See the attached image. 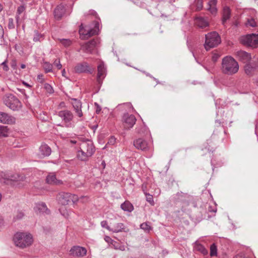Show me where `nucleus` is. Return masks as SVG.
Wrapping results in <instances>:
<instances>
[{
    "instance_id": "obj_18",
    "label": "nucleus",
    "mask_w": 258,
    "mask_h": 258,
    "mask_svg": "<svg viewBox=\"0 0 258 258\" xmlns=\"http://www.w3.org/2000/svg\"><path fill=\"white\" fill-rule=\"evenodd\" d=\"M236 56L237 58L243 63H247L251 59L250 54L243 50L237 51Z\"/></svg>"
},
{
    "instance_id": "obj_45",
    "label": "nucleus",
    "mask_w": 258,
    "mask_h": 258,
    "mask_svg": "<svg viewBox=\"0 0 258 258\" xmlns=\"http://www.w3.org/2000/svg\"><path fill=\"white\" fill-rule=\"evenodd\" d=\"M24 216L23 213L21 212H18L17 215L14 217V219L16 221L22 219Z\"/></svg>"
},
{
    "instance_id": "obj_55",
    "label": "nucleus",
    "mask_w": 258,
    "mask_h": 258,
    "mask_svg": "<svg viewBox=\"0 0 258 258\" xmlns=\"http://www.w3.org/2000/svg\"><path fill=\"white\" fill-rule=\"evenodd\" d=\"M95 106H97V109H96V112L97 114H98L100 112V111L101 110V108L97 103H95Z\"/></svg>"
},
{
    "instance_id": "obj_25",
    "label": "nucleus",
    "mask_w": 258,
    "mask_h": 258,
    "mask_svg": "<svg viewBox=\"0 0 258 258\" xmlns=\"http://www.w3.org/2000/svg\"><path fill=\"white\" fill-rule=\"evenodd\" d=\"M197 25L201 28H204L209 26V22L207 19L199 17L196 19Z\"/></svg>"
},
{
    "instance_id": "obj_24",
    "label": "nucleus",
    "mask_w": 258,
    "mask_h": 258,
    "mask_svg": "<svg viewBox=\"0 0 258 258\" xmlns=\"http://www.w3.org/2000/svg\"><path fill=\"white\" fill-rule=\"evenodd\" d=\"M34 209L36 212L42 213H47L48 211L47 206L44 203H40L37 204L34 208Z\"/></svg>"
},
{
    "instance_id": "obj_56",
    "label": "nucleus",
    "mask_w": 258,
    "mask_h": 258,
    "mask_svg": "<svg viewBox=\"0 0 258 258\" xmlns=\"http://www.w3.org/2000/svg\"><path fill=\"white\" fill-rule=\"evenodd\" d=\"M125 106H126L128 108H131L132 110H134V108L132 106V105L131 103H126L124 104Z\"/></svg>"
},
{
    "instance_id": "obj_4",
    "label": "nucleus",
    "mask_w": 258,
    "mask_h": 258,
    "mask_svg": "<svg viewBox=\"0 0 258 258\" xmlns=\"http://www.w3.org/2000/svg\"><path fill=\"white\" fill-rule=\"evenodd\" d=\"M221 43V37L216 31L205 35L204 47L207 51L217 46Z\"/></svg>"
},
{
    "instance_id": "obj_50",
    "label": "nucleus",
    "mask_w": 258,
    "mask_h": 258,
    "mask_svg": "<svg viewBox=\"0 0 258 258\" xmlns=\"http://www.w3.org/2000/svg\"><path fill=\"white\" fill-rule=\"evenodd\" d=\"M37 80L38 82L40 83H43L44 82V79L43 78V75L42 74L38 75L37 77Z\"/></svg>"
},
{
    "instance_id": "obj_13",
    "label": "nucleus",
    "mask_w": 258,
    "mask_h": 258,
    "mask_svg": "<svg viewBox=\"0 0 258 258\" xmlns=\"http://www.w3.org/2000/svg\"><path fill=\"white\" fill-rule=\"evenodd\" d=\"M70 252L73 256L83 257L86 254L87 250L83 247L75 246L71 249Z\"/></svg>"
},
{
    "instance_id": "obj_19",
    "label": "nucleus",
    "mask_w": 258,
    "mask_h": 258,
    "mask_svg": "<svg viewBox=\"0 0 258 258\" xmlns=\"http://www.w3.org/2000/svg\"><path fill=\"white\" fill-rule=\"evenodd\" d=\"M70 193L60 192L57 196V200L58 202L63 205H66L69 204L70 201Z\"/></svg>"
},
{
    "instance_id": "obj_47",
    "label": "nucleus",
    "mask_w": 258,
    "mask_h": 258,
    "mask_svg": "<svg viewBox=\"0 0 258 258\" xmlns=\"http://www.w3.org/2000/svg\"><path fill=\"white\" fill-rule=\"evenodd\" d=\"M208 10L213 15H215L217 13V11L216 7H208Z\"/></svg>"
},
{
    "instance_id": "obj_37",
    "label": "nucleus",
    "mask_w": 258,
    "mask_h": 258,
    "mask_svg": "<svg viewBox=\"0 0 258 258\" xmlns=\"http://www.w3.org/2000/svg\"><path fill=\"white\" fill-rule=\"evenodd\" d=\"M74 109V110L75 111V112L79 117H81L83 116V114L82 111V105L79 106H76L75 107H73Z\"/></svg>"
},
{
    "instance_id": "obj_32",
    "label": "nucleus",
    "mask_w": 258,
    "mask_h": 258,
    "mask_svg": "<svg viewBox=\"0 0 258 258\" xmlns=\"http://www.w3.org/2000/svg\"><path fill=\"white\" fill-rule=\"evenodd\" d=\"M44 39L43 35L40 34L38 31H35L33 41L35 42H39Z\"/></svg>"
},
{
    "instance_id": "obj_12",
    "label": "nucleus",
    "mask_w": 258,
    "mask_h": 258,
    "mask_svg": "<svg viewBox=\"0 0 258 258\" xmlns=\"http://www.w3.org/2000/svg\"><path fill=\"white\" fill-rule=\"evenodd\" d=\"M94 70L90 67L89 64L86 62H83L77 64L75 67V71L76 73H89L91 74Z\"/></svg>"
},
{
    "instance_id": "obj_3",
    "label": "nucleus",
    "mask_w": 258,
    "mask_h": 258,
    "mask_svg": "<svg viewBox=\"0 0 258 258\" xmlns=\"http://www.w3.org/2000/svg\"><path fill=\"white\" fill-rule=\"evenodd\" d=\"M13 240L17 246L22 248L29 246L33 241L31 234L23 232L15 234Z\"/></svg>"
},
{
    "instance_id": "obj_36",
    "label": "nucleus",
    "mask_w": 258,
    "mask_h": 258,
    "mask_svg": "<svg viewBox=\"0 0 258 258\" xmlns=\"http://www.w3.org/2000/svg\"><path fill=\"white\" fill-rule=\"evenodd\" d=\"M217 253V249L216 245L213 243L210 246V255L211 256H216Z\"/></svg>"
},
{
    "instance_id": "obj_59",
    "label": "nucleus",
    "mask_w": 258,
    "mask_h": 258,
    "mask_svg": "<svg viewBox=\"0 0 258 258\" xmlns=\"http://www.w3.org/2000/svg\"><path fill=\"white\" fill-rule=\"evenodd\" d=\"M61 73H62V76L63 77H66V71H65V70H64V69H63V70L62 71Z\"/></svg>"
},
{
    "instance_id": "obj_49",
    "label": "nucleus",
    "mask_w": 258,
    "mask_h": 258,
    "mask_svg": "<svg viewBox=\"0 0 258 258\" xmlns=\"http://www.w3.org/2000/svg\"><path fill=\"white\" fill-rule=\"evenodd\" d=\"M217 0H210L208 2V7H216Z\"/></svg>"
},
{
    "instance_id": "obj_51",
    "label": "nucleus",
    "mask_w": 258,
    "mask_h": 258,
    "mask_svg": "<svg viewBox=\"0 0 258 258\" xmlns=\"http://www.w3.org/2000/svg\"><path fill=\"white\" fill-rule=\"evenodd\" d=\"M112 245L113 246L114 248L115 249H119L121 251H124L125 249V246L122 245H119V246H116V245L115 244H112Z\"/></svg>"
},
{
    "instance_id": "obj_52",
    "label": "nucleus",
    "mask_w": 258,
    "mask_h": 258,
    "mask_svg": "<svg viewBox=\"0 0 258 258\" xmlns=\"http://www.w3.org/2000/svg\"><path fill=\"white\" fill-rule=\"evenodd\" d=\"M220 55L217 53H213L212 55V60L213 61H216L219 58Z\"/></svg>"
},
{
    "instance_id": "obj_6",
    "label": "nucleus",
    "mask_w": 258,
    "mask_h": 258,
    "mask_svg": "<svg viewBox=\"0 0 258 258\" xmlns=\"http://www.w3.org/2000/svg\"><path fill=\"white\" fill-rule=\"evenodd\" d=\"M240 41L244 45L256 48L258 46V34L252 33L242 36Z\"/></svg>"
},
{
    "instance_id": "obj_41",
    "label": "nucleus",
    "mask_w": 258,
    "mask_h": 258,
    "mask_svg": "<svg viewBox=\"0 0 258 258\" xmlns=\"http://www.w3.org/2000/svg\"><path fill=\"white\" fill-rule=\"evenodd\" d=\"M8 27L9 29H14L15 28V24L13 18H10L9 19Z\"/></svg>"
},
{
    "instance_id": "obj_40",
    "label": "nucleus",
    "mask_w": 258,
    "mask_h": 258,
    "mask_svg": "<svg viewBox=\"0 0 258 258\" xmlns=\"http://www.w3.org/2000/svg\"><path fill=\"white\" fill-rule=\"evenodd\" d=\"M71 100H72L71 103L72 104L73 107L82 105V102L80 100H79L77 99L72 98V99H71Z\"/></svg>"
},
{
    "instance_id": "obj_27",
    "label": "nucleus",
    "mask_w": 258,
    "mask_h": 258,
    "mask_svg": "<svg viewBox=\"0 0 258 258\" xmlns=\"http://www.w3.org/2000/svg\"><path fill=\"white\" fill-rule=\"evenodd\" d=\"M110 231L113 232H119L124 229V225L122 223H117L112 225L111 227Z\"/></svg>"
},
{
    "instance_id": "obj_1",
    "label": "nucleus",
    "mask_w": 258,
    "mask_h": 258,
    "mask_svg": "<svg viewBox=\"0 0 258 258\" xmlns=\"http://www.w3.org/2000/svg\"><path fill=\"white\" fill-rule=\"evenodd\" d=\"M95 151L93 142L90 140H86L80 144L76 157L79 160L86 162L94 155Z\"/></svg>"
},
{
    "instance_id": "obj_31",
    "label": "nucleus",
    "mask_w": 258,
    "mask_h": 258,
    "mask_svg": "<svg viewBox=\"0 0 258 258\" xmlns=\"http://www.w3.org/2000/svg\"><path fill=\"white\" fill-rule=\"evenodd\" d=\"M43 68L46 73L52 72V64L48 62H44L43 64Z\"/></svg>"
},
{
    "instance_id": "obj_44",
    "label": "nucleus",
    "mask_w": 258,
    "mask_h": 258,
    "mask_svg": "<svg viewBox=\"0 0 258 258\" xmlns=\"http://www.w3.org/2000/svg\"><path fill=\"white\" fill-rule=\"evenodd\" d=\"M115 142L116 138L112 136L109 139L107 145H113L115 144Z\"/></svg>"
},
{
    "instance_id": "obj_39",
    "label": "nucleus",
    "mask_w": 258,
    "mask_h": 258,
    "mask_svg": "<svg viewBox=\"0 0 258 258\" xmlns=\"http://www.w3.org/2000/svg\"><path fill=\"white\" fill-rule=\"evenodd\" d=\"M44 89L46 91V92L49 94H52L53 93V89L52 86L48 83H45L44 84Z\"/></svg>"
},
{
    "instance_id": "obj_53",
    "label": "nucleus",
    "mask_w": 258,
    "mask_h": 258,
    "mask_svg": "<svg viewBox=\"0 0 258 258\" xmlns=\"http://www.w3.org/2000/svg\"><path fill=\"white\" fill-rule=\"evenodd\" d=\"M6 62H7V61H5L3 62L0 65L3 66V69L4 71H8L9 70V67L8 66V65L7 64Z\"/></svg>"
},
{
    "instance_id": "obj_38",
    "label": "nucleus",
    "mask_w": 258,
    "mask_h": 258,
    "mask_svg": "<svg viewBox=\"0 0 258 258\" xmlns=\"http://www.w3.org/2000/svg\"><path fill=\"white\" fill-rule=\"evenodd\" d=\"M195 5L197 10L200 11L203 7V0H195Z\"/></svg>"
},
{
    "instance_id": "obj_61",
    "label": "nucleus",
    "mask_w": 258,
    "mask_h": 258,
    "mask_svg": "<svg viewBox=\"0 0 258 258\" xmlns=\"http://www.w3.org/2000/svg\"><path fill=\"white\" fill-rule=\"evenodd\" d=\"M16 65V62L14 61L11 66H12V68H14L15 67Z\"/></svg>"
},
{
    "instance_id": "obj_22",
    "label": "nucleus",
    "mask_w": 258,
    "mask_h": 258,
    "mask_svg": "<svg viewBox=\"0 0 258 258\" xmlns=\"http://www.w3.org/2000/svg\"><path fill=\"white\" fill-rule=\"evenodd\" d=\"M231 16V11L230 8L225 6L223 8L222 16V24L224 25L227 20L229 19Z\"/></svg>"
},
{
    "instance_id": "obj_7",
    "label": "nucleus",
    "mask_w": 258,
    "mask_h": 258,
    "mask_svg": "<svg viewBox=\"0 0 258 258\" xmlns=\"http://www.w3.org/2000/svg\"><path fill=\"white\" fill-rule=\"evenodd\" d=\"M57 115L61 118L66 127H72L74 126L72 122L74 119V114L70 110L64 109L59 111L57 112Z\"/></svg>"
},
{
    "instance_id": "obj_30",
    "label": "nucleus",
    "mask_w": 258,
    "mask_h": 258,
    "mask_svg": "<svg viewBox=\"0 0 258 258\" xmlns=\"http://www.w3.org/2000/svg\"><path fill=\"white\" fill-rule=\"evenodd\" d=\"M140 228L146 232H149L152 230V227L149 222H145L140 225Z\"/></svg>"
},
{
    "instance_id": "obj_29",
    "label": "nucleus",
    "mask_w": 258,
    "mask_h": 258,
    "mask_svg": "<svg viewBox=\"0 0 258 258\" xmlns=\"http://www.w3.org/2000/svg\"><path fill=\"white\" fill-rule=\"evenodd\" d=\"M9 134V130L7 126L0 125V138L7 137Z\"/></svg>"
},
{
    "instance_id": "obj_20",
    "label": "nucleus",
    "mask_w": 258,
    "mask_h": 258,
    "mask_svg": "<svg viewBox=\"0 0 258 258\" xmlns=\"http://www.w3.org/2000/svg\"><path fill=\"white\" fill-rule=\"evenodd\" d=\"M65 7L63 5H59L54 10V16L56 20H60L65 13Z\"/></svg>"
},
{
    "instance_id": "obj_16",
    "label": "nucleus",
    "mask_w": 258,
    "mask_h": 258,
    "mask_svg": "<svg viewBox=\"0 0 258 258\" xmlns=\"http://www.w3.org/2000/svg\"><path fill=\"white\" fill-rule=\"evenodd\" d=\"M46 182L51 185H60L63 183L62 181L57 179L54 172L49 173L46 178Z\"/></svg>"
},
{
    "instance_id": "obj_21",
    "label": "nucleus",
    "mask_w": 258,
    "mask_h": 258,
    "mask_svg": "<svg viewBox=\"0 0 258 258\" xmlns=\"http://www.w3.org/2000/svg\"><path fill=\"white\" fill-rule=\"evenodd\" d=\"M39 152L43 157L48 156L51 153V148L46 144H42L39 148Z\"/></svg>"
},
{
    "instance_id": "obj_34",
    "label": "nucleus",
    "mask_w": 258,
    "mask_h": 258,
    "mask_svg": "<svg viewBox=\"0 0 258 258\" xmlns=\"http://www.w3.org/2000/svg\"><path fill=\"white\" fill-rule=\"evenodd\" d=\"M144 194L146 196L147 201L151 205H154V201L153 200V198L152 195L146 192H144Z\"/></svg>"
},
{
    "instance_id": "obj_54",
    "label": "nucleus",
    "mask_w": 258,
    "mask_h": 258,
    "mask_svg": "<svg viewBox=\"0 0 258 258\" xmlns=\"http://www.w3.org/2000/svg\"><path fill=\"white\" fill-rule=\"evenodd\" d=\"M104 240L106 242H107L108 243L112 244V243L113 242V240L109 236H106L104 237Z\"/></svg>"
},
{
    "instance_id": "obj_46",
    "label": "nucleus",
    "mask_w": 258,
    "mask_h": 258,
    "mask_svg": "<svg viewBox=\"0 0 258 258\" xmlns=\"http://www.w3.org/2000/svg\"><path fill=\"white\" fill-rule=\"evenodd\" d=\"M101 225L102 227L105 228L108 230L110 231L111 227L109 226L107 224V222L106 221H103L101 222Z\"/></svg>"
},
{
    "instance_id": "obj_23",
    "label": "nucleus",
    "mask_w": 258,
    "mask_h": 258,
    "mask_svg": "<svg viewBox=\"0 0 258 258\" xmlns=\"http://www.w3.org/2000/svg\"><path fill=\"white\" fill-rule=\"evenodd\" d=\"M25 10L26 7L24 5L20 6L17 8L15 18L18 27L20 26V16L22 13H25Z\"/></svg>"
},
{
    "instance_id": "obj_2",
    "label": "nucleus",
    "mask_w": 258,
    "mask_h": 258,
    "mask_svg": "<svg viewBox=\"0 0 258 258\" xmlns=\"http://www.w3.org/2000/svg\"><path fill=\"white\" fill-rule=\"evenodd\" d=\"M238 70V62L233 57L227 56L223 58L222 71L224 74L231 75L236 73Z\"/></svg>"
},
{
    "instance_id": "obj_57",
    "label": "nucleus",
    "mask_w": 258,
    "mask_h": 258,
    "mask_svg": "<svg viewBox=\"0 0 258 258\" xmlns=\"http://www.w3.org/2000/svg\"><path fill=\"white\" fill-rule=\"evenodd\" d=\"M65 106V103L63 102H61V103H60L59 105V107H64Z\"/></svg>"
},
{
    "instance_id": "obj_43",
    "label": "nucleus",
    "mask_w": 258,
    "mask_h": 258,
    "mask_svg": "<svg viewBox=\"0 0 258 258\" xmlns=\"http://www.w3.org/2000/svg\"><path fill=\"white\" fill-rule=\"evenodd\" d=\"M53 65L55 66L58 70H60L62 68V65L60 63L59 59H56L53 62Z\"/></svg>"
},
{
    "instance_id": "obj_10",
    "label": "nucleus",
    "mask_w": 258,
    "mask_h": 258,
    "mask_svg": "<svg viewBox=\"0 0 258 258\" xmlns=\"http://www.w3.org/2000/svg\"><path fill=\"white\" fill-rule=\"evenodd\" d=\"M122 121L124 127L128 130L133 127L136 122V118L134 115L126 113L123 115Z\"/></svg>"
},
{
    "instance_id": "obj_14",
    "label": "nucleus",
    "mask_w": 258,
    "mask_h": 258,
    "mask_svg": "<svg viewBox=\"0 0 258 258\" xmlns=\"http://www.w3.org/2000/svg\"><path fill=\"white\" fill-rule=\"evenodd\" d=\"M97 80L99 84H101L102 80L105 77L106 74V68L103 62H101L97 67Z\"/></svg>"
},
{
    "instance_id": "obj_58",
    "label": "nucleus",
    "mask_w": 258,
    "mask_h": 258,
    "mask_svg": "<svg viewBox=\"0 0 258 258\" xmlns=\"http://www.w3.org/2000/svg\"><path fill=\"white\" fill-rule=\"evenodd\" d=\"M23 84L28 88L31 87V86L26 82H23Z\"/></svg>"
},
{
    "instance_id": "obj_48",
    "label": "nucleus",
    "mask_w": 258,
    "mask_h": 258,
    "mask_svg": "<svg viewBox=\"0 0 258 258\" xmlns=\"http://www.w3.org/2000/svg\"><path fill=\"white\" fill-rule=\"evenodd\" d=\"M247 24L251 27H254L256 26V23L253 19L248 20Z\"/></svg>"
},
{
    "instance_id": "obj_8",
    "label": "nucleus",
    "mask_w": 258,
    "mask_h": 258,
    "mask_svg": "<svg viewBox=\"0 0 258 258\" xmlns=\"http://www.w3.org/2000/svg\"><path fill=\"white\" fill-rule=\"evenodd\" d=\"M99 31V23L98 21L95 22L93 28L84 29L81 26L79 29L80 34L84 36V38H88L94 35L98 34Z\"/></svg>"
},
{
    "instance_id": "obj_64",
    "label": "nucleus",
    "mask_w": 258,
    "mask_h": 258,
    "mask_svg": "<svg viewBox=\"0 0 258 258\" xmlns=\"http://www.w3.org/2000/svg\"><path fill=\"white\" fill-rule=\"evenodd\" d=\"M3 7L1 4H0V12L3 10Z\"/></svg>"
},
{
    "instance_id": "obj_62",
    "label": "nucleus",
    "mask_w": 258,
    "mask_h": 258,
    "mask_svg": "<svg viewBox=\"0 0 258 258\" xmlns=\"http://www.w3.org/2000/svg\"><path fill=\"white\" fill-rule=\"evenodd\" d=\"M233 258H243L241 255H237Z\"/></svg>"
},
{
    "instance_id": "obj_60",
    "label": "nucleus",
    "mask_w": 258,
    "mask_h": 258,
    "mask_svg": "<svg viewBox=\"0 0 258 258\" xmlns=\"http://www.w3.org/2000/svg\"><path fill=\"white\" fill-rule=\"evenodd\" d=\"M114 244L116 245V246H119V244L116 241H113V242L112 243V244Z\"/></svg>"
},
{
    "instance_id": "obj_11",
    "label": "nucleus",
    "mask_w": 258,
    "mask_h": 258,
    "mask_svg": "<svg viewBox=\"0 0 258 258\" xmlns=\"http://www.w3.org/2000/svg\"><path fill=\"white\" fill-rule=\"evenodd\" d=\"M99 42L98 39H93L81 45V50L86 53H92Z\"/></svg>"
},
{
    "instance_id": "obj_28",
    "label": "nucleus",
    "mask_w": 258,
    "mask_h": 258,
    "mask_svg": "<svg viewBox=\"0 0 258 258\" xmlns=\"http://www.w3.org/2000/svg\"><path fill=\"white\" fill-rule=\"evenodd\" d=\"M121 208L124 211L132 212L134 210V207L129 202H125L121 205Z\"/></svg>"
},
{
    "instance_id": "obj_35",
    "label": "nucleus",
    "mask_w": 258,
    "mask_h": 258,
    "mask_svg": "<svg viewBox=\"0 0 258 258\" xmlns=\"http://www.w3.org/2000/svg\"><path fill=\"white\" fill-rule=\"evenodd\" d=\"M195 248L204 254L208 253L207 250L202 244H197L195 246Z\"/></svg>"
},
{
    "instance_id": "obj_15",
    "label": "nucleus",
    "mask_w": 258,
    "mask_h": 258,
    "mask_svg": "<svg viewBox=\"0 0 258 258\" xmlns=\"http://www.w3.org/2000/svg\"><path fill=\"white\" fill-rule=\"evenodd\" d=\"M0 122L4 124H13L15 122V118L7 113L0 112Z\"/></svg>"
},
{
    "instance_id": "obj_42",
    "label": "nucleus",
    "mask_w": 258,
    "mask_h": 258,
    "mask_svg": "<svg viewBox=\"0 0 258 258\" xmlns=\"http://www.w3.org/2000/svg\"><path fill=\"white\" fill-rule=\"evenodd\" d=\"M69 198L70 201H72L74 203H75L79 201L78 197L76 195L70 194Z\"/></svg>"
},
{
    "instance_id": "obj_9",
    "label": "nucleus",
    "mask_w": 258,
    "mask_h": 258,
    "mask_svg": "<svg viewBox=\"0 0 258 258\" xmlns=\"http://www.w3.org/2000/svg\"><path fill=\"white\" fill-rule=\"evenodd\" d=\"M25 177L20 176L19 174L9 175L4 172H0V182L8 184L11 181L23 180Z\"/></svg>"
},
{
    "instance_id": "obj_17",
    "label": "nucleus",
    "mask_w": 258,
    "mask_h": 258,
    "mask_svg": "<svg viewBox=\"0 0 258 258\" xmlns=\"http://www.w3.org/2000/svg\"><path fill=\"white\" fill-rule=\"evenodd\" d=\"M134 145L137 149L142 151H146L149 148V145L147 141L141 138L134 141Z\"/></svg>"
},
{
    "instance_id": "obj_26",
    "label": "nucleus",
    "mask_w": 258,
    "mask_h": 258,
    "mask_svg": "<svg viewBox=\"0 0 258 258\" xmlns=\"http://www.w3.org/2000/svg\"><path fill=\"white\" fill-rule=\"evenodd\" d=\"M257 66L256 64H252L248 63L244 66L245 72L247 75H251L252 73L256 70Z\"/></svg>"
},
{
    "instance_id": "obj_33",
    "label": "nucleus",
    "mask_w": 258,
    "mask_h": 258,
    "mask_svg": "<svg viewBox=\"0 0 258 258\" xmlns=\"http://www.w3.org/2000/svg\"><path fill=\"white\" fill-rule=\"evenodd\" d=\"M58 40L64 47H69L72 43V41L69 39H59Z\"/></svg>"
},
{
    "instance_id": "obj_5",
    "label": "nucleus",
    "mask_w": 258,
    "mask_h": 258,
    "mask_svg": "<svg viewBox=\"0 0 258 258\" xmlns=\"http://www.w3.org/2000/svg\"><path fill=\"white\" fill-rule=\"evenodd\" d=\"M3 100L5 104L14 111L18 110L22 107V103L20 100L12 94L5 95Z\"/></svg>"
},
{
    "instance_id": "obj_63",
    "label": "nucleus",
    "mask_w": 258,
    "mask_h": 258,
    "mask_svg": "<svg viewBox=\"0 0 258 258\" xmlns=\"http://www.w3.org/2000/svg\"><path fill=\"white\" fill-rule=\"evenodd\" d=\"M25 67H26V66H25V64H22L21 65V68L22 69H24V68H25Z\"/></svg>"
}]
</instances>
